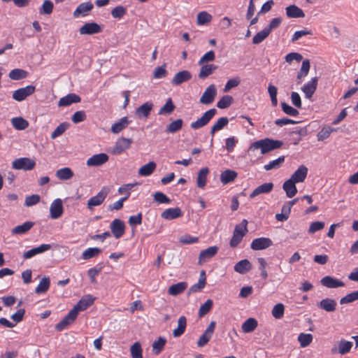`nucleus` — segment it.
<instances>
[{
	"label": "nucleus",
	"instance_id": "obj_1",
	"mask_svg": "<svg viewBox=\"0 0 358 358\" xmlns=\"http://www.w3.org/2000/svg\"><path fill=\"white\" fill-rule=\"evenodd\" d=\"M282 145L283 143L281 141L271 138H264L252 143L250 149H261V153L264 155L275 149L280 148Z\"/></svg>",
	"mask_w": 358,
	"mask_h": 358
},
{
	"label": "nucleus",
	"instance_id": "obj_2",
	"mask_svg": "<svg viewBox=\"0 0 358 358\" xmlns=\"http://www.w3.org/2000/svg\"><path fill=\"white\" fill-rule=\"evenodd\" d=\"M248 221L244 219L240 224L236 225L232 238L230 241L229 245L231 248H234L241 242L243 238L248 232Z\"/></svg>",
	"mask_w": 358,
	"mask_h": 358
},
{
	"label": "nucleus",
	"instance_id": "obj_3",
	"mask_svg": "<svg viewBox=\"0 0 358 358\" xmlns=\"http://www.w3.org/2000/svg\"><path fill=\"white\" fill-rule=\"evenodd\" d=\"M216 113L217 110L215 108H211L206 111L201 117L191 123L190 127L194 130H197L205 127L213 119Z\"/></svg>",
	"mask_w": 358,
	"mask_h": 358
},
{
	"label": "nucleus",
	"instance_id": "obj_4",
	"mask_svg": "<svg viewBox=\"0 0 358 358\" xmlns=\"http://www.w3.org/2000/svg\"><path fill=\"white\" fill-rule=\"evenodd\" d=\"M109 193V189L103 187L98 194L91 197L87 203V207L89 210H92L96 206H99L103 203Z\"/></svg>",
	"mask_w": 358,
	"mask_h": 358
},
{
	"label": "nucleus",
	"instance_id": "obj_5",
	"mask_svg": "<svg viewBox=\"0 0 358 358\" xmlns=\"http://www.w3.org/2000/svg\"><path fill=\"white\" fill-rule=\"evenodd\" d=\"M35 165V161L28 157H20L12 162V168L16 170L31 171Z\"/></svg>",
	"mask_w": 358,
	"mask_h": 358
},
{
	"label": "nucleus",
	"instance_id": "obj_6",
	"mask_svg": "<svg viewBox=\"0 0 358 358\" xmlns=\"http://www.w3.org/2000/svg\"><path fill=\"white\" fill-rule=\"evenodd\" d=\"M36 90L35 86L28 85L24 87L17 89L13 93V99L17 101H22L27 96L34 93Z\"/></svg>",
	"mask_w": 358,
	"mask_h": 358
},
{
	"label": "nucleus",
	"instance_id": "obj_7",
	"mask_svg": "<svg viewBox=\"0 0 358 358\" xmlns=\"http://www.w3.org/2000/svg\"><path fill=\"white\" fill-rule=\"evenodd\" d=\"M352 345V342L341 339L333 346L331 349V352L332 354L339 353L342 355H345L350 351Z\"/></svg>",
	"mask_w": 358,
	"mask_h": 358
},
{
	"label": "nucleus",
	"instance_id": "obj_8",
	"mask_svg": "<svg viewBox=\"0 0 358 358\" xmlns=\"http://www.w3.org/2000/svg\"><path fill=\"white\" fill-rule=\"evenodd\" d=\"M215 325L216 323L215 321H211L210 322L209 325L207 327L206 329L205 330L203 334L199 337L197 341V345L199 347H203L208 343L214 333Z\"/></svg>",
	"mask_w": 358,
	"mask_h": 358
},
{
	"label": "nucleus",
	"instance_id": "obj_9",
	"mask_svg": "<svg viewBox=\"0 0 358 358\" xmlns=\"http://www.w3.org/2000/svg\"><path fill=\"white\" fill-rule=\"evenodd\" d=\"M217 95V90L213 84L210 85L204 91L200 98L199 102L201 104L209 105L214 101Z\"/></svg>",
	"mask_w": 358,
	"mask_h": 358
},
{
	"label": "nucleus",
	"instance_id": "obj_10",
	"mask_svg": "<svg viewBox=\"0 0 358 358\" xmlns=\"http://www.w3.org/2000/svg\"><path fill=\"white\" fill-rule=\"evenodd\" d=\"M94 299L95 298L92 297L91 295H86L83 296L71 310L78 315L80 311H83L92 305Z\"/></svg>",
	"mask_w": 358,
	"mask_h": 358
},
{
	"label": "nucleus",
	"instance_id": "obj_11",
	"mask_svg": "<svg viewBox=\"0 0 358 358\" xmlns=\"http://www.w3.org/2000/svg\"><path fill=\"white\" fill-rule=\"evenodd\" d=\"M133 141L131 138L122 137L119 138L113 148L112 153L120 155L131 147Z\"/></svg>",
	"mask_w": 358,
	"mask_h": 358
},
{
	"label": "nucleus",
	"instance_id": "obj_12",
	"mask_svg": "<svg viewBox=\"0 0 358 358\" xmlns=\"http://www.w3.org/2000/svg\"><path fill=\"white\" fill-rule=\"evenodd\" d=\"M64 212L63 203L62 199H55L50 205V216L52 219L59 218Z\"/></svg>",
	"mask_w": 358,
	"mask_h": 358
},
{
	"label": "nucleus",
	"instance_id": "obj_13",
	"mask_svg": "<svg viewBox=\"0 0 358 358\" xmlns=\"http://www.w3.org/2000/svg\"><path fill=\"white\" fill-rule=\"evenodd\" d=\"M101 31V26L96 22H87L79 29V32L81 35H92Z\"/></svg>",
	"mask_w": 358,
	"mask_h": 358
},
{
	"label": "nucleus",
	"instance_id": "obj_14",
	"mask_svg": "<svg viewBox=\"0 0 358 358\" xmlns=\"http://www.w3.org/2000/svg\"><path fill=\"white\" fill-rule=\"evenodd\" d=\"M108 156L106 153H99L90 157L86 162L88 166H99L108 161Z\"/></svg>",
	"mask_w": 358,
	"mask_h": 358
},
{
	"label": "nucleus",
	"instance_id": "obj_15",
	"mask_svg": "<svg viewBox=\"0 0 358 358\" xmlns=\"http://www.w3.org/2000/svg\"><path fill=\"white\" fill-rule=\"evenodd\" d=\"M272 241L268 238H257L254 239L250 245L253 250H262L269 248L272 245Z\"/></svg>",
	"mask_w": 358,
	"mask_h": 358
},
{
	"label": "nucleus",
	"instance_id": "obj_16",
	"mask_svg": "<svg viewBox=\"0 0 358 358\" xmlns=\"http://www.w3.org/2000/svg\"><path fill=\"white\" fill-rule=\"evenodd\" d=\"M317 81L318 78L314 77L301 87V91L305 94L306 98L310 99L313 96L317 90Z\"/></svg>",
	"mask_w": 358,
	"mask_h": 358
},
{
	"label": "nucleus",
	"instance_id": "obj_17",
	"mask_svg": "<svg viewBox=\"0 0 358 358\" xmlns=\"http://www.w3.org/2000/svg\"><path fill=\"white\" fill-rule=\"evenodd\" d=\"M77 316L78 315L73 313L72 310H71L69 313L59 323L56 324L55 329L59 331H62L68 326L73 324Z\"/></svg>",
	"mask_w": 358,
	"mask_h": 358
},
{
	"label": "nucleus",
	"instance_id": "obj_18",
	"mask_svg": "<svg viewBox=\"0 0 358 358\" xmlns=\"http://www.w3.org/2000/svg\"><path fill=\"white\" fill-rule=\"evenodd\" d=\"M192 79V74L187 70H183L178 72L175 74L171 80V84L173 85H180L185 82H187Z\"/></svg>",
	"mask_w": 358,
	"mask_h": 358
},
{
	"label": "nucleus",
	"instance_id": "obj_19",
	"mask_svg": "<svg viewBox=\"0 0 358 358\" xmlns=\"http://www.w3.org/2000/svg\"><path fill=\"white\" fill-rule=\"evenodd\" d=\"M124 223L119 220L115 219L110 224V230L116 238H120L124 234Z\"/></svg>",
	"mask_w": 358,
	"mask_h": 358
},
{
	"label": "nucleus",
	"instance_id": "obj_20",
	"mask_svg": "<svg viewBox=\"0 0 358 358\" xmlns=\"http://www.w3.org/2000/svg\"><path fill=\"white\" fill-rule=\"evenodd\" d=\"M217 246H211L201 250L199 256V264H201L214 257L218 252Z\"/></svg>",
	"mask_w": 358,
	"mask_h": 358
},
{
	"label": "nucleus",
	"instance_id": "obj_21",
	"mask_svg": "<svg viewBox=\"0 0 358 358\" xmlns=\"http://www.w3.org/2000/svg\"><path fill=\"white\" fill-rule=\"evenodd\" d=\"M153 103L148 101L136 109L135 114L138 118H148L153 108Z\"/></svg>",
	"mask_w": 358,
	"mask_h": 358
},
{
	"label": "nucleus",
	"instance_id": "obj_22",
	"mask_svg": "<svg viewBox=\"0 0 358 358\" xmlns=\"http://www.w3.org/2000/svg\"><path fill=\"white\" fill-rule=\"evenodd\" d=\"M274 185L273 182H265L257 187H256L250 194V198L253 199L262 194H268L273 189Z\"/></svg>",
	"mask_w": 358,
	"mask_h": 358
},
{
	"label": "nucleus",
	"instance_id": "obj_23",
	"mask_svg": "<svg viewBox=\"0 0 358 358\" xmlns=\"http://www.w3.org/2000/svg\"><path fill=\"white\" fill-rule=\"evenodd\" d=\"M308 168L304 165H301L292 175L289 178L296 183L302 182L305 180L308 175Z\"/></svg>",
	"mask_w": 358,
	"mask_h": 358
},
{
	"label": "nucleus",
	"instance_id": "obj_24",
	"mask_svg": "<svg viewBox=\"0 0 358 358\" xmlns=\"http://www.w3.org/2000/svg\"><path fill=\"white\" fill-rule=\"evenodd\" d=\"M320 282L323 286L328 288H337L345 285V283L343 281L329 275L322 278Z\"/></svg>",
	"mask_w": 358,
	"mask_h": 358
},
{
	"label": "nucleus",
	"instance_id": "obj_25",
	"mask_svg": "<svg viewBox=\"0 0 358 358\" xmlns=\"http://www.w3.org/2000/svg\"><path fill=\"white\" fill-rule=\"evenodd\" d=\"M182 210L178 207L166 209L161 215L162 218L167 220H174L182 217Z\"/></svg>",
	"mask_w": 358,
	"mask_h": 358
},
{
	"label": "nucleus",
	"instance_id": "obj_26",
	"mask_svg": "<svg viewBox=\"0 0 358 358\" xmlns=\"http://www.w3.org/2000/svg\"><path fill=\"white\" fill-rule=\"evenodd\" d=\"M188 284L186 282H180L171 285L168 289V294L171 296H176L183 293L187 288Z\"/></svg>",
	"mask_w": 358,
	"mask_h": 358
},
{
	"label": "nucleus",
	"instance_id": "obj_27",
	"mask_svg": "<svg viewBox=\"0 0 358 358\" xmlns=\"http://www.w3.org/2000/svg\"><path fill=\"white\" fill-rule=\"evenodd\" d=\"M93 7V4L90 1L82 3L74 10L73 15L74 17H78L80 15L86 16L88 15V13L92 10Z\"/></svg>",
	"mask_w": 358,
	"mask_h": 358
},
{
	"label": "nucleus",
	"instance_id": "obj_28",
	"mask_svg": "<svg viewBox=\"0 0 358 358\" xmlns=\"http://www.w3.org/2000/svg\"><path fill=\"white\" fill-rule=\"evenodd\" d=\"M51 248V245L50 244H42L38 247L34 248L23 254V257L24 259H30L34 256L43 253Z\"/></svg>",
	"mask_w": 358,
	"mask_h": 358
},
{
	"label": "nucleus",
	"instance_id": "obj_29",
	"mask_svg": "<svg viewBox=\"0 0 358 358\" xmlns=\"http://www.w3.org/2000/svg\"><path fill=\"white\" fill-rule=\"evenodd\" d=\"M80 100L78 95L71 93L62 97L58 102V106L59 107L68 106L73 103H79Z\"/></svg>",
	"mask_w": 358,
	"mask_h": 358
},
{
	"label": "nucleus",
	"instance_id": "obj_30",
	"mask_svg": "<svg viewBox=\"0 0 358 358\" xmlns=\"http://www.w3.org/2000/svg\"><path fill=\"white\" fill-rule=\"evenodd\" d=\"M336 302L334 299L326 298L317 303V306L327 312H334L336 310Z\"/></svg>",
	"mask_w": 358,
	"mask_h": 358
},
{
	"label": "nucleus",
	"instance_id": "obj_31",
	"mask_svg": "<svg viewBox=\"0 0 358 358\" xmlns=\"http://www.w3.org/2000/svg\"><path fill=\"white\" fill-rule=\"evenodd\" d=\"M295 184L296 182L290 179H288L283 183L282 189L285 192L287 197L292 198L296 194L297 189Z\"/></svg>",
	"mask_w": 358,
	"mask_h": 358
},
{
	"label": "nucleus",
	"instance_id": "obj_32",
	"mask_svg": "<svg viewBox=\"0 0 358 358\" xmlns=\"http://www.w3.org/2000/svg\"><path fill=\"white\" fill-rule=\"evenodd\" d=\"M286 15L289 18L304 17L305 13L296 5H290L286 8Z\"/></svg>",
	"mask_w": 358,
	"mask_h": 358
},
{
	"label": "nucleus",
	"instance_id": "obj_33",
	"mask_svg": "<svg viewBox=\"0 0 358 358\" xmlns=\"http://www.w3.org/2000/svg\"><path fill=\"white\" fill-rule=\"evenodd\" d=\"M238 176L237 172L234 170L227 169L220 174V180L222 184L227 185L233 182Z\"/></svg>",
	"mask_w": 358,
	"mask_h": 358
},
{
	"label": "nucleus",
	"instance_id": "obj_34",
	"mask_svg": "<svg viewBox=\"0 0 358 358\" xmlns=\"http://www.w3.org/2000/svg\"><path fill=\"white\" fill-rule=\"evenodd\" d=\"M217 69V66L210 64H202L200 71L199 73V78L200 79H205L208 76L213 73V72Z\"/></svg>",
	"mask_w": 358,
	"mask_h": 358
},
{
	"label": "nucleus",
	"instance_id": "obj_35",
	"mask_svg": "<svg viewBox=\"0 0 358 358\" xmlns=\"http://www.w3.org/2000/svg\"><path fill=\"white\" fill-rule=\"evenodd\" d=\"M34 225V222H26L23 223L22 224L17 225L15 227H14L11 230V233L13 235H21L26 234L27 231H29Z\"/></svg>",
	"mask_w": 358,
	"mask_h": 358
},
{
	"label": "nucleus",
	"instance_id": "obj_36",
	"mask_svg": "<svg viewBox=\"0 0 358 358\" xmlns=\"http://www.w3.org/2000/svg\"><path fill=\"white\" fill-rule=\"evenodd\" d=\"M252 268L251 264L248 259H243L236 263L234 266V271L240 274H245Z\"/></svg>",
	"mask_w": 358,
	"mask_h": 358
},
{
	"label": "nucleus",
	"instance_id": "obj_37",
	"mask_svg": "<svg viewBox=\"0 0 358 358\" xmlns=\"http://www.w3.org/2000/svg\"><path fill=\"white\" fill-rule=\"evenodd\" d=\"M229 123V119L227 117H222L219 118L216 122L212 126L210 129V134L212 136L211 143L213 142V137L215 133L217 131L222 130Z\"/></svg>",
	"mask_w": 358,
	"mask_h": 358
},
{
	"label": "nucleus",
	"instance_id": "obj_38",
	"mask_svg": "<svg viewBox=\"0 0 358 358\" xmlns=\"http://www.w3.org/2000/svg\"><path fill=\"white\" fill-rule=\"evenodd\" d=\"M187 319L185 316H181L178 320V327L173 331V336L176 338L182 335L186 329Z\"/></svg>",
	"mask_w": 358,
	"mask_h": 358
},
{
	"label": "nucleus",
	"instance_id": "obj_39",
	"mask_svg": "<svg viewBox=\"0 0 358 358\" xmlns=\"http://www.w3.org/2000/svg\"><path fill=\"white\" fill-rule=\"evenodd\" d=\"M157 164L155 162H150L148 164L141 166L138 171V175L141 176H150L155 170Z\"/></svg>",
	"mask_w": 358,
	"mask_h": 358
},
{
	"label": "nucleus",
	"instance_id": "obj_40",
	"mask_svg": "<svg viewBox=\"0 0 358 358\" xmlns=\"http://www.w3.org/2000/svg\"><path fill=\"white\" fill-rule=\"evenodd\" d=\"M258 326L256 319L250 317L247 319L242 324L241 329L244 333L252 332Z\"/></svg>",
	"mask_w": 358,
	"mask_h": 358
},
{
	"label": "nucleus",
	"instance_id": "obj_41",
	"mask_svg": "<svg viewBox=\"0 0 358 358\" xmlns=\"http://www.w3.org/2000/svg\"><path fill=\"white\" fill-rule=\"evenodd\" d=\"M11 124L16 130H24L29 127V122L22 117H13Z\"/></svg>",
	"mask_w": 358,
	"mask_h": 358
},
{
	"label": "nucleus",
	"instance_id": "obj_42",
	"mask_svg": "<svg viewBox=\"0 0 358 358\" xmlns=\"http://www.w3.org/2000/svg\"><path fill=\"white\" fill-rule=\"evenodd\" d=\"M130 121L127 117H123L117 122L114 123L111 127V131L113 134H118L125 129L129 124Z\"/></svg>",
	"mask_w": 358,
	"mask_h": 358
},
{
	"label": "nucleus",
	"instance_id": "obj_43",
	"mask_svg": "<svg viewBox=\"0 0 358 358\" xmlns=\"http://www.w3.org/2000/svg\"><path fill=\"white\" fill-rule=\"evenodd\" d=\"M73 171L69 167L58 169L55 173L56 177L62 180H70L73 178Z\"/></svg>",
	"mask_w": 358,
	"mask_h": 358
},
{
	"label": "nucleus",
	"instance_id": "obj_44",
	"mask_svg": "<svg viewBox=\"0 0 358 358\" xmlns=\"http://www.w3.org/2000/svg\"><path fill=\"white\" fill-rule=\"evenodd\" d=\"M50 285V280L48 276H44L40 280L39 284L35 289V292L38 294L45 293Z\"/></svg>",
	"mask_w": 358,
	"mask_h": 358
},
{
	"label": "nucleus",
	"instance_id": "obj_45",
	"mask_svg": "<svg viewBox=\"0 0 358 358\" xmlns=\"http://www.w3.org/2000/svg\"><path fill=\"white\" fill-rule=\"evenodd\" d=\"M209 169L206 167L201 169L198 173L196 182L199 188H203L206 184L207 175Z\"/></svg>",
	"mask_w": 358,
	"mask_h": 358
},
{
	"label": "nucleus",
	"instance_id": "obj_46",
	"mask_svg": "<svg viewBox=\"0 0 358 358\" xmlns=\"http://www.w3.org/2000/svg\"><path fill=\"white\" fill-rule=\"evenodd\" d=\"M183 121L182 119H177L166 127V131L167 133L174 134L180 130L182 127Z\"/></svg>",
	"mask_w": 358,
	"mask_h": 358
},
{
	"label": "nucleus",
	"instance_id": "obj_47",
	"mask_svg": "<svg viewBox=\"0 0 358 358\" xmlns=\"http://www.w3.org/2000/svg\"><path fill=\"white\" fill-rule=\"evenodd\" d=\"M28 72L21 69H15L10 71L9 78L11 80H19L27 77Z\"/></svg>",
	"mask_w": 358,
	"mask_h": 358
},
{
	"label": "nucleus",
	"instance_id": "obj_48",
	"mask_svg": "<svg viewBox=\"0 0 358 358\" xmlns=\"http://www.w3.org/2000/svg\"><path fill=\"white\" fill-rule=\"evenodd\" d=\"M176 106L173 103V101L171 98L168 99L166 103L159 109L158 114L160 115H170L171 114Z\"/></svg>",
	"mask_w": 358,
	"mask_h": 358
},
{
	"label": "nucleus",
	"instance_id": "obj_49",
	"mask_svg": "<svg viewBox=\"0 0 358 358\" xmlns=\"http://www.w3.org/2000/svg\"><path fill=\"white\" fill-rule=\"evenodd\" d=\"M166 343V339L164 337H159L157 341H155L152 344V350L155 355H159L164 349Z\"/></svg>",
	"mask_w": 358,
	"mask_h": 358
},
{
	"label": "nucleus",
	"instance_id": "obj_50",
	"mask_svg": "<svg viewBox=\"0 0 358 358\" xmlns=\"http://www.w3.org/2000/svg\"><path fill=\"white\" fill-rule=\"evenodd\" d=\"M310 68V61L308 59H304L302 62L301 67L297 73L296 78L298 80H301L303 78L306 77L309 72Z\"/></svg>",
	"mask_w": 358,
	"mask_h": 358
},
{
	"label": "nucleus",
	"instance_id": "obj_51",
	"mask_svg": "<svg viewBox=\"0 0 358 358\" xmlns=\"http://www.w3.org/2000/svg\"><path fill=\"white\" fill-rule=\"evenodd\" d=\"M313 336L310 334L301 333L298 336V341L301 348L308 346L313 341Z\"/></svg>",
	"mask_w": 358,
	"mask_h": 358
},
{
	"label": "nucleus",
	"instance_id": "obj_52",
	"mask_svg": "<svg viewBox=\"0 0 358 358\" xmlns=\"http://www.w3.org/2000/svg\"><path fill=\"white\" fill-rule=\"evenodd\" d=\"M212 15L206 11H201L197 15V24L199 25L206 24L211 22Z\"/></svg>",
	"mask_w": 358,
	"mask_h": 358
},
{
	"label": "nucleus",
	"instance_id": "obj_53",
	"mask_svg": "<svg viewBox=\"0 0 358 358\" xmlns=\"http://www.w3.org/2000/svg\"><path fill=\"white\" fill-rule=\"evenodd\" d=\"M101 252V250L98 248H90L83 252L82 258L87 260L97 256Z\"/></svg>",
	"mask_w": 358,
	"mask_h": 358
},
{
	"label": "nucleus",
	"instance_id": "obj_54",
	"mask_svg": "<svg viewBox=\"0 0 358 358\" xmlns=\"http://www.w3.org/2000/svg\"><path fill=\"white\" fill-rule=\"evenodd\" d=\"M336 129L330 127H323L317 134V138L319 141H322L329 137L330 134L333 131H336Z\"/></svg>",
	"mask_w": 358,
	"mask_h": 358
},
{
	"label": "nucleus",
	"instance_id": "obj_55",
	"mask_svg": "<svg viewBox=\"0 0 358 358\" xmlns=\"http://www.w3.org/2000/svg\"><path fill=\"white\" fill-rule=\"evenodd\" d=\"M132 358H143V350L140 343H134L130 348Z\"/></svg>",
	"mask_w": 358,
	"mask_h": 358
},
{
	"label": "nucleus",
	"instance_id": "obj_56",
	"mask_svg": "<svg viewBox=\"0 0 358 358\" xmlns=\"http://www.w3.org/2000/svg\"><path fill=\"white\" fill-rule=\"evenodd\" d=\"M213 301L211 299H208L204 303H203L199 310V317H202L206 315L212 308Z\"/></svg>",
	"mask_w": 358,
	"mask_h": 358
},
{
	"label": "nucleus",
	"instance_id": "obj_57",
	"mask_svg": "<svg viewBox=\"0 0 358 358\" xmlns=\"http://www.w3.org/2000/svg\"><path fill=\"white\" fill-rule=\"evenodd\" d=\"M357 300H358V290L351 292L350 294H348L345 296L342 297L340 299L339 303H340V304L343 305V304L352 303Z\"/></svg>",
	"mask_w": 358,
	"mask_h": 358
},
{
	"label": "nucleus",
	"instance_id": "obj_58",
	"mask_svg": "<svg viewBox=\"0 0 358 358\" xmlns=\"http://www.w3.org/2000/svg\"><path fill=\"white\" fill-rule=\"evenodd\" d=\"M233 102V97L229 95L222 96L217 103V107L220 109H224L231 106Z\"/></svg>",
	"mask_w": 358,
	"mask_h": 358
},
{
	"label": "nucleus",
	"instance_id": "obj_59",
	"mask_svg": "<svg viewBox=\"0 0 358 358\" xmlns=\"http://www.w3.org/2000/svg\"><path fill=\"white\" fill-rule=\"evenodd\" d=\"M53 7V3L50 0H45L39 10V13L41 15H50L52 13Z\"/></svg>",
	"mask_w": 358,
	"mask_h": 358
},
{
	"label": "nucleus",
	"instance_id": "obj_60",
	"mask_svg": "<svg viewBox=\"0 0 358 358\" xmlns=\"http://www.w3.org/2000/svg\"><path fill=\"white\" fill-rule=\"evenodd\" d=\"M268 92L269 94L273 106H276L278 105V88L273 85L269 84L268 86Z\"/></svg>",
	"mask_w": 358,
	"mask_h": 358
},
{
	"label": "nucleus",
	"instance_id": "obj_61",
	"mask_svg": "<svg viewBox=\"0 0 358 358\" xmlns=\"http://www.w3.org/2000/svg\"><path fill=\"white\" fill-rule=\"evenodd\" d=\"M285 306L282 303H277L272 310V315L275 319H280L283 317Z\"/></svg>",
	"mask_w": 358,
	"mask_h": 358
},
{
	"label": "nucleus",
	"instance_id": "obj_62",
	"mask_svg": "<svg viewBox=\"0 0 358 358\" xmlns=\"http://www.w3.org/2000/svg\"><path fill=\"white\" fill-rule=\"evenodd\" d=\"M269 35V32L264 28L263 30L259 31L257 33L253 38H252V43L254 44H259L262 43L265 38L268 37Z\"/></svg>",
	"mask_w": 358,
	"mask_h": 358
},
{
	"label": "nucleus",
	"instance_id": "obj_63",
	"mask_svg": "<svg viewBox=\"0 0 358 358\" xmlns=\"http://www.w3.org/2000/svg\"><path fill=\"white\" fill-rule=\"evenodd\" d=\"M69 127V124L66 122H62L59 124L57 128L54 130V131L51 134V138L55 139L57 137L61 136L64 133L66 129Z\"/></svg>",
	"mask_w": 358,
	"mask_h": 358
},
{
	"label": "nucleus",
	"instance_id": "obj_64",
	"mask_svg": "<svg viewBox=\"0 0 358 358\" xmlns=\"http://www.w3.org/2000/svg\"><path fill=\"white\" fill-rule=\"evenodd\" d=\"M126 13L127 8L122 6H117L111 10V15L117 19L122 18Z\"/></svg>",
	"mask_w": 358,
	"mask_h": 358
}]
</instances>
